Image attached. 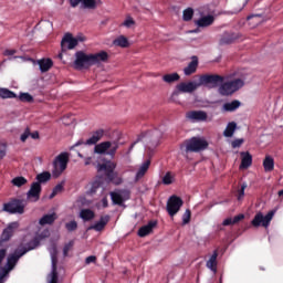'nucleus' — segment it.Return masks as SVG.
<instances>
[{"label": "nucleus", "instance_id": "37", "mask_svg": "<svg viewBox=\"0 0 283 283\" xmlns=\"http://www.w3.org/2000/svg\"><path fill=\"white\" fill-rule=\"evenodd\" d=\"M163 81L169 84L176 83L177 81H180V75L178 73L165 74Z\"/></svg>", "mask_w": 283, "mask_h": 283}, {"label": "nucleus", "instance_id": "27", "mask_svg": "<svg viewBox=\"0 0 283 283\" xmlns=\"http://www.w3.org/2000/svg\"><path fill=\"white\" fill-rule=\"evenodd\" d=\"M264 171H273L275 169V160L270 155H266L263 160Z\"/></svg>", "mask_w": 283, "mask_h": 283}, {"label": "nucleus", "instance_id": "55", "mask_svg": "<svg viewBox=\"0 0 283 283\" xmlns=\"http://www.w3.org/2000/svg\"><path fill=\"white\" fill-rule=\"evenodd\" d=\"M244 143V139H234L232 142V148L238 149V147H242V144Z\"/></svg>", "mask_w": 283, "mask_h": 283}, {"label": "nucleus", "instance_id": "38", "mask_svg": "<svg viewBox=\"0 0 283 283\" xmlns=\"http://www.w3.org/2000/svg\"><path fill=\"white\" fill-rule=\"evenodd\" d=\"M111 200L113 205H118L119 207L123 206V202H125L119 192H111Z\"/></svg>", "mask_w": 283, "mask_h": 283}, {"label": "nucleus", "instance_id": "45", "mask_svg": "<svg viewBox=\"0 0 283 283\" xmlns=\"http://www.w3.org/2000/svg\"><path fill=\"white\" fill-rule=\"evenodd\" d=\"M65 229L70 232L76 231V229H78V223L75 220L70 221L65 224Z\"/></svg>", "mask_w": 283, "mask_h": 283}, {"label": "nucleus", "instance_id": "52", "mask_svg": "<svg viewBox=\"0 0 283 283\" xmlns=\"http://www.w3.org/2000/svg\"><path fill=\"white\" fill-rule=\"evenodd\" d=\"M136 24V21H134V19L132 18H127L124 22H123V25L125 28H130L132 25H135Z\"/></svg>", "mask_w": 283, "mask_h": 283}, {"label": "nucleus", "instance_id": "8", "mask_svg": "<svg viewBox=\"0 0 283 283\" xmlns=\"http://www.w3.org/2000/svg\"><path fill=\"white\" fill-rule=\"evenodd\" d=\"M3 211L7 213H19V216H23L25 213V203L20 199H12L7 203H3Z\"/></svg>", "mask_w": 283, "mask_h": 283}, {"label": "nucleus", "instance_id": "30", "mask_svg": "<svg viewBox=\"0 0 283 283\" xmlns=\"http://www.w3.org/2000/svg\"><path fill=\"white\" fill-rule=\"evenodd\" d=\"M235 129H238V124L235 122L228 123V125L223 132V136L226 138L233 137V134H235Z\"/></svg>", "mask_w": 283, "mask_h": 283}, {"label": "nucleus", "instance_id": "61", "mask_svg": "<svg viewBox=\"0 0 283 283\" xmlns=\"http://www.w3.org/2000/svg\"><path fill=\"white\" fill-rule=\"evenodd\" d=\"M102 207H103L104 209H107V208L109 207V201L107 200V197H104V198L102 199Z\"/></svg>", "mask_w": 283, "mask_h": 283}, {"label": "nucleus", "instance_id": "31", "mask_svg": "<svg viewBox=\"0 0 283 283\" xmlns=\"http://www.w3.org/2000/svg\"><path fill=\"white\" fill-rule=\"evenodd\" d=\"M242 105V103L238 99H233L232 102H228L223 104V111L224 112H235V109H239V107Z\"/></svg>", "mask_w": 283, "mask_h": 283}, {"label": "nucleus", "instance_id": "41", "mask_svg": "<svg viewBox=\"0 0 283 283\" xmlns=\"http://www.w3.org/2000/svg\"><path fill=\"white\" fill-rule=\"evenodd\" d=\"M182 19L186 22L191 21V19H193V9L192 8H187L186 10H184Z\"/></svg>", "mask_w": 283, "mask_h": 283}, {"label": "nucleus", "instance_id": "22", "mask_svg": "<svg viewBox=\"0 0 283 283\" xmlns=\"http://www.w3.org/2000/svg\"><path fill=\"white\" fill-rule=\"evenodd\" d=\"M240 169H249L253 165V156L249 151H241Z\"/></svg>", "mask_w": 283, "mask_h": 283}, {"label": "nucleus", "instance_id": "62", "mask_svg": "<svg viewBox=\"0 0 283 283\" xmlns=\"http://www.w3.org/2000/svg\"><path fill=\"white\" fill-rule=\"evenodd\" d=\"M4 54H6L7 56H14V54H17V50H7V51L4 52Z\"/></svg>", "mask_w": 283, "mask_h": 283}, {"label": "nucleus", "instance_id": "56", "mask_svg": "<svg viewBox=\"0 0 283 283\" xmlns=\"http://www.w3.org/2000/svg\"><path fill=\"white\" fill-rule=\"evenodd\" d=\"M241 220H244V214H242V213L235 216V217L232 219V222H233V224H238V222H241Z\"/></svg>", "mask_w": 283, "mask_h": 283}, {"label": "nucleus", "instance_id": "12", "mask_svg": "<svg viewBox=\"0 0 283 283\" xmlns=\"http://www.w3.org/2000/svg\"><path fill=\"white\" fill-rule=\"evenodd\" d=\"M80 3L83 10H96L103 2L101 0H70L71 8H78Z\"/></svg>", "mask_w": 283, "mask_h": 283}, {"label": "nucleus", "instance_id": "57", "mask_svg": "<svg viewBox=\"0 0 283 283\" xmlns=\"http://www.w3.org/2000/svg\"><path fill=\"white\" fill-rule=\"evenodd\" d=\"M96 263V256L95 255H90L85 259V264H92Z\"/></svg>", "mask_w": 283, "mask_h": 283}, {"label": "nucleus", "instance_id": "53", "mask_svg": "<svg viewBox=\"0 0 283 283\" xmlns=\"http://www.w3.org/2000/svg\"><path fill=\"white\" fill-rule=\"evenodd\" d=\"M77 156H78V158L84 159L85 167H87L92 164V157H84L83 154H81V153H78Z\"/></svg>", "mask_w": 283, "mask_h": 283}, {"label": "nucleus", "instance_id": "46", "mask_svg": "<svg viewBox=\"0 0 283 283\" xmlns=\"http://www.w3.org/2000/svg\"><path fill=\"white\" fill-rule=\"evenodd\" d=\"M73 248H74V241L73 240L64 245V248H63L64 258H67V254L70 253V251H72Z\"/></svg>", "mask_w": 283, "mask_h": 283}, {"label": "nucleus", "instance_id": "48", "mask_svg": "<svg viewBox=\"0 0 283 283\" xmlns=\"http://www.w3.org/2000/svg\"><path fill=\"white\" fill-rule=\"evenodd\" d=\"M247 187H248L247 182H243L241 185V188L238 190V195H237L238 200H242V198H244V190L247 189Z\"/></svg>", "mask_w": 283, "mask_h": 283}, {"label": "nucleus", "instance_id": "18", "mask_svg": "<svg viewBox=\"0 0 283 283\" xmlns=\"http://www.w3.org/2000/svg\"><path fill=\"white\" fill-rule=\"evenodd\" d=\"M240 36H242L240 33H235V32H224L219 41L220 45H231V43H235V41H238V39H240Z\"/></svg>", "mask_w": 283, "mask_h": 283}, {"label": "nucleus", "instance_id": "39", "mask_svg": "<svg viewBox=\"0 0 283 283\" xmlns=\"http://www.w3.org/2000/svg\"><path fill=\"white\" fill-rule=\"evenodd\" d=\"M11 184L13 187H23V185H28V179L23 176L15 177L11 180Z\"/></svg>", "mask_w": 283, "mask_h": 283}, {"label": "nucleus", "instance_id": "36", "mask_svg": "<svg viewBox=\"0 0 283 283\" xmlns=\"http://www.w3.org/2000/svg\"><path fill=\"white\" fill-rule=\"evenodd\" d=\"M113 44L117 48H127L129 45V40L125 35H120L113 41Z\"/></svg>", "mask_w": 283, "mask_h": 283}, {"label": "nucleus", "instance_id": "59", "mask_svg": "<svg viewBox=\"0 0 283 283\" xmlns=\"http://www.w3.org/2000/svg\"><path fill=\"white\" fill-rule=\"evenodd\" d=\"M53 191H55V193H61V191H63V184H59L53 188Z\"/></svg>", "mask_w": 283, "mask_h": 283}, {"label": "nucleus", "instance_id": "64", "mask_svg": "<svg viewBox=\"0 0 283 283\" xmlns=\"http://www.w3.org/2000/svg\"><path fill=\"white\" fill-rule=\"evenodd\" d=\"M255 17H258L259 19H262V14H251V15H248V21H251V19H255Z\"/></svg>", "mask_w": 283, "mask_h": 283}, {"label": "nucleus", "instance_id": "60", "mask_svg": "<svg viewBox=\"0 0 283 283\" xmlns=\"http://www.w3.org/2000/svg\"><path fill=\"white\" fill-rule=\"evenodd\" d=\"M222 224H223V227H229L230 224H234L233 219H231V218L224 219Z\"/></svg>", "mask_w": 283, "mask_h": 283}, {"label": "nucleus", "instance_id": "2", "mask_svg": "<svg viewBox=\"0 0 283 283\" xmlns=\"http://www.w3.org/2000/svg\"><path fill=\"white\" fill-rule=\"evenodd\" d=\"M207 147H209V143L206 139L192 137L190 139H186L180 145V150L184 154H198V151H205Z\"/></svg>", "mask_w": 283, "mask_h": 283}, {"label": "nucleus", "instance_id": "51", "mask_svg": "<svg viewBox=\"0 0 283 283\" xmlns=\"http://www.w3.org/2000/svg\"><path fill=\"white\" fill-rule=\"evenodd\" d=\"M106 178L109 180V182H114V180L118 178V172H114L113 170L112 172L106 174Z\"/></svg>", "mask_w": 283, "mask_h": 283}, {"label": "nucleus", "instance_id": "35", "mask_svg": "<svg viewBox=\"0 0 283 283\" xmlns=\"http://www.w3.org/2000/svg\"><path fill=\"white\" fill-rule=\"evenodd\" d=\"M52 179V174L50 171H43L35 177V182H39V185H43V182H48Z\"/></svg>", "mask_w": 283, "mask_h": 283}, {"label": "nucleus", "instance_id": "7", "mask_svg": "<svg viewBox=\"0 0 283 283\" xmlns=\"http://www.w3.org/2000/svg\"><path fill=\"white\" fill-rule=\"evenodd\" d=\"M51 262H52V271H51V280L49 283H59V249L56 248V243H53L50 248Z\"/></svg>", "mask_w": 283, "mask_h": 283}, {"label": "nucleus", "instance_id": "34", "mask_svg": "<svg viewBox=\"0 0 283 283\" xmlns=\"http://www.w3.org/2000/svg\"><path fill=\"white\" fill-rule=\"evenodd\" d=\"M114 169H116V164H114L112 161L98 165V171H104L105 176L107 174H112V171H114Z\"/></svg>", "mask_w": 283, "mask_h": 283}, {"label": "nucleus", "instance_id": "42", "mask_svg": "<svg viewBox=\"0 0 283 283\" xmlns=\"http://www.w3.org/2000/svg\"><path fill=\"white\" fill-rule=\"evenodd\" d=\"M161 182L163 185H174V175H171V171L166 172Z\"/></svg>", "mask_w": 283, "mask_h": 283}, {"label": "nucleus", "instance_id": "6", "mask_svg": "<svg viewBox=\"0 0 283 283\" xmlns=\"http://www.w3.org/2000/svg\"><path fill=\"white\" fill-rule=\"evenodd\" d=\"M67 163H70V154L61 153L53 161V178H59L65 169H67Z\"/></svg>", "mask_w": 283, "mask_h": 283}, {"label": "nucleus", "instance_id": "13", "mask_svg": "<svg viewBox=\"0 0 283 283\" xmlns=\"http://www.w3.org/2000/svg\"><path fill=\"white\" fill-rule=\"evenodd\" d=\"M19 227V221H14L8 224L0 237V247H3V242H9L12 235H14V231H17Z\"/></svg>", "mask_w": 283, "mask_h": 283}, {"label": "nucleus", "instance_id": "4", "mask_svg": "<svg viewBox=\"0 0 283 283\" xmlns=\"http://www.w3.org/2000/svg\"><path fill=\"white\" fill-rule=\"evenodd\" d=\"M241 87H244V81L241 78L222 82L219 86V94H221V96H231L232 94H235L238 90H241Z\"/></svg>", "mask_w": 283, "mask_h": 283}, {"label": "nucleus", "instance_id": "11", "mask_svg": "<svg viewBox=\"0 0 283 283\" xmlns=\"http://www.w3.org/2000/svg\"><path fill=\"white\" fill-rule=\"evenodd\" d=\"M273 216H275V211L271 210L265 217L264 214H262L261 212L256 213L253 218V220L251 221L252 227H260V224H262V227H269V224H271V221L273 220Z\"/></svg>", "mask_w": 283, "mask_h": 283}, {"label": "nucleus", "instance_id": "43", "mask_svg": "<svg viewBox=\"0 0 283 283\" xmlns=\"http://www.w3.org/2000/svg\"><path fill=\"white\" fill-rule=\"evenodd\" d=\"M19 99L22 101V103H32L34 97H32L30 93H21Z\"/></svg>", "mask_w": 283, "mask_h": 283}, {"label": "nucleus", "instance_id": "5", "mask_svg": "<svg viewBox=\"0 0 283 283\" xmlns=\"http://www.w3.org/2000/svg\"><path fill=\"white\" fill-rule=\"evenodd\" d=\"M118 151V143L116 142H102L94 147V154L99 156H111L114 158Z\"/></svg>", "mask_w": 283, "mask_h": 283}, {"label": "nucleus", "instance_id": "24", "mask_svg": "<svg viewBox=\"0 0 283 283\" xmlns=\"http://www.w3.org/2000/svg\"><path fill=\"white\" fill-rule=\"evenodd\" d=\"M109 54L106 51H101L99 53L91 54L92 65H98V63H106L108 61Z\"/></svg>", "mask_w": 283, "mask_h": 283}, {"label": "nucleus", "instance_id": "50", "mask_svg": "<svg viewBox=\"0 0 283 283\" xmlns=\"http://www.w3.org/2000/svg\"><path fill=\"white\" fill-rule=\"evenodd\" d=\"M6 154H8L7 146L4 143L0 142V160L6 158Z\"/></svg>", "mask_w": 283, "mask_h": 283}, {"label": "nucleus", "instance_id": "9", "mask_svg": "<svg viewBox=\"0 0 283 283\" xmlns=\"http://www.w3.org/2000/svg\"><path fill=\"white\" fill-rule=\"evenodd\" d=\"M185 205V201H182V198L172 195L169 197L167 205H166V211L170 218H174L180 211V208Z\"/></svg>", "mask_w": 283, "mask_h": 283}, {"label": "nucleus", "instance_id": "33", "mask_svg": "<svg viewBox=\"0 0 283 283\" xmlns=\"http://www.w3.org/2000/svg\"><path fill=\"white\" fill-rule=\"evenodd\" d=\"M38 65L40 66V70L42 73L50 72V69L52 65H54V62H52L51 59H43L38 62Z\"/></svg>", "mask_w": 283, "mask_h": 283}, {"label": "nucleus", "instance_id": "54", "mask_svg": "<svg viewBox=\"0 0 283 283\" xmlns=\"http://www.w3.org/2000/svg\"><path fill=\"white\" fill-rule=\"evenodd\" d=\"M30 138V128H27L24 133L21 135L20 140L22 143H25Z\"/></svg>", "mask_w": 283, "mask_h": 283}, {"label": "nucleus", "instance_id": "25", "mask_svg": "<svg viewBox=\"0 0 283 283\" xmlns=\"http://www.w3.org/2000/svg\"><path fill=\"white\" fill-rule=\"evenodd\" d=\"M198 70V56H192L191 62L184 69V74L186 76H191V74H196Z\"/></svg>", "mask_w": 283, "mask_h": 283}, {"label": "nucleus", "instance_id": "14", "mask_svg": "<svg viewBox=\"0 0 283 283\" xmlns=\"http://www.w3.org/2000/svg\"><path fill=\"white\" fill-rule=\"evenodd\" d=\"M103 136H105V130L97 129L93 132V135L86 142L80 139L73 147H80V145H97L103 139Z\"/></svg>", "mask_w": 283, "mask_h": 283}, {"label": "nucleus", "instance_id": "15", "mask_svg": "<svg viewBox=\"0 0 283 283\" xmlns=\"http://www.w3.org/2000/svg\"><path fill=\"white\" fill-rule=\"evenodd\" d=\"M78 45V40L72 35V33H66L61 41L62 52H67V50H74Z\"/></svg>", "mask_w": 283, "mask_h": 283}, {"label": "nucleus", "instance_id": "49", "mask_svg": "<svg viewBox=\"0 0 283 283\" xmlns=\"http://www.w3.org/2000/svg\"><path fill=\"white\" fill-rule=\"evenodd\" d=\"M119 193L124 201L129 200V198H132V191H129V189H122L119 190Z\"/></svg>", "mask_w": 283, "mask_h": 283}, {"label": "nucleus", "instance_id": "32", "mask_svg": "<svg viewBox=\"0 0 283 283\" xmlns=\"http://www.w3.org/2000/svg\"><path fill=\"white\" fill-rule=\"evenodd\" d=\"M151 165V160H146L138 169L137 174H136V180H140V178H143L147 171L149 170V166Z\"/></svg>", "mask_w": 283, "mask_h": 283}, {"label": "nucleus", "instance_id": "29", "mask_svg": "<svg viewBox=\"0 0 283 283\" xmlns=\"http://www.w3.org/2000/svg\"><path fill=\"white\" fill-rule=\"evenodd\" d=\"M56 220V213L53 212L51 214H44L40 221L39 224H41V227H45V224H54Z\"/></svg>", "mask_w": 283, "mask_h": 283}, {"label": "nucleus", "instance_id": "63", "mask_svg": "<svg viewBox=\"0 0 283 283\" xmlns=\"http://www.w3.org/2000/svg\"><path fill=\"white\" fill-rule=\"evenodd\" d=\"M31 138H33V140H38L39 138V132H33V133H30Z\"/></svg>", "mask_w": 283, "mask_h": 283}, {"label": "nucleus", "instance_id": "21", "mask_svg": "<svg viewBox=\"0 0 283 283\" xmlns=\"http://www.w3.org/2000/svg\"><path fill=\"white\" fill-rule=\"evenodd\" d=\"M214 21L216 17L208 14L195 20V25H197V28H209L210 25H213Z\"/></svg>", "mask_w": 283, "mask_h": 283}, {"label": "nucleus", "instance_id": "1", "mask_svg": "<svg viewBox=\"0 0 283 283\" xmlns=\"http://www.w3.org/2000/svg\"><path fill=\"white\" fill-rule=\"evenodd\" d=\"M39 244L40 241L35 238L31 242H29L27 247L17 249L14 253L8 256L7 268L3 266V262L8 255V248L0 249V283H3L6 275H8V273H10V271H12L17 266L19 260H21V258H23V255H25V253H28L29 251H34V249H36Z\"/></svg>", "mask_w": 283, "mask_h": 283}, {"label": "nucleus", "instance_id": "23", "mask_svg": "<svg viewBox=\"0 0 283 283\" xmlns=\"http://www.w3.org/2000/svg\"><path fill=\"white\" fill-rule=\"evenodd\" d=\"M109 223V214L102 216L99 221L88 228V231H103Z\"/></svg>", "mask_w": 283, "mask_h": 283}, {"label": "nucleus", "instance_id": "47", "mask_svg": "<svg viewBox=\"0 0 283 283\" xmlns=\"http://www.w3.org/2000/svg\"><path fill=\"white\" fill-rule=\"evenodd\" d=\"M191 222V210L187 209L182 216V224H189Z\"/></svg>", "mask_w": 283, "mask_h": 283}, {"label": "nucleus", "instance_id": "19", "mask_svg": "<svg viewBox=\"0 0 283 283\" xmlns=\"http://www.w3.org/2000/svg\"><path fill=\"white\" fill-rule=\"evenodd\" d=\"M156 227H158V221L150 220L146 226H143L142 228H139L137 235L139 238H147V235H149V233H153V231H154V229H156Z\"/></svg>", "mask_w": 283, "mask_h": 283}, {"label": "nucleus", "instance_id": "10", "mask_svg": "<svg viewBox=\"0 0 283 283\" xmlns=\"http://www.w3.org/2000/svg\"><path fill=\"white\" fill-rule=\"evenodd\" d=\"M74 67L75 70H82V67H92L91 54H85L83 51H77L75 53Z\"/></svg>", "mask_w": 283, "mask_h": 283}, {"label": "nucleus", "instance_id": "44", "mask_svg": "<svg viewBox=\"0 0 283 283\" xmlns=\"http://www.w3.org/2000/svg\"><path fill=\"white\" fill-rule=\"evenodd\" d=\"M149 134H151V132L142 133V134L137 137V139L130 145L129 151H132V149H134V147H136V145H138V143L143 142V138H145V136H149Z\"/></svg>", "mask_w": 283, "mask_h": 283}, {"label": "nucleus", "instance_id": "20", "mask_svg": "<svg viewBox=\"0 0 283 283\" xmlns=\"http://www.w3.org/2000/svg\"><path fill=\"white\" fill-rule=\"evenodd\" d=\"M200 87L198 83L196 82H181L180 84L177 85L178 92H182L184 94H191V92H196Z\"/></svg>", "mask_w": 283, "mask_h": 283}, {"label": "nucleus", "instance_id": "58", "mask_svg": "<svg viewBox=\"0 0 283 283\" xmlns=\"http://www.w3.org/2000/svg\"><path fill=\"white\" fill-rule=\"evenodd\" d=\"M101 187V182L94 181L91 188L92 193H96V190Z\"/></svg>", "mask_w": 283, "mask_h": 283}, {"label": "nucleus", "instance_id": "40", "mask_svg": "<svg viewBox=\"0 0 283 283\" xmlns=\"http://www.w3.org/2000/svg\"><path fill=\"white\" fill-rule=\"evenodd\" d=\"M0 98H17V94L8 88H0Z\"/></svg>", "mask_w": 283, "mask_h": 283}, {"label": "nucleus", "instance_id": "3", "mask_svg": "<svg viewBox=\"0 0 283 283\" xmlns=\"http://www.w3.org/2000/svg\"><path fill=\"white\" fill-rule=\"evenodd\" d=\"M224 83V76L219 74H202L199 76L198 86L207 87L208 90H216L220 84Z\"/></svg>", "mask_w": 283, "mask_h": 283}, {"label": "nucleus", "instance_id": "17", "mask_svg": "<svg viewBox=\"0 0 283 283\" xmlns=\"http://www.w3.org/2000/svg\"><path fill=\"white\" fill-rule=\"evenodd\" d=\"M186 118L192 123H205V120L208 118V115L205 111H190L186 113Z\"/></svg>", "mask_w": 283, "mask_h": 283}, {"label": "nucleus", "instance_id": "28", "mask_svg": "<svg viewBox=\"0 0 283 283\" xmlns=\"http://www.w3.org/2000/svg\"><path fill=\"white\" fill-rule=\"evenodd\" d=\"M80 218H82L84 222H90V220H94V218H96V213L92 209H82Z\"/></svg>", "mask_w": 283, "mask_h": 283}, {"label": "nucleus", "instance_id": "26", "mask_svg": "<svg viewBox=\"0 0 283 283\" xmlns=\"http://www.w3.org/2000/svg\"><path fill=\"white\" fill-rule=\"evenodd\" d=\"M207 269H210L213 273L218 272V250H214L210 259L206 263Z\"/></svg>", "mask_w": 283, "mask_h": 283}, {"label": "nucleus", "instance_id": "16", "mask_svg": "<svg viewBox=\"0 0 283 283\" xmlns=\"http://www.w3.org/2000/svg\"><path fill=\"white\" fill-rule=\"evenodd\" d=\"M43 190V188L41 187V185L36 181H34L33 184H31V187L29 189V191L27 192V197L29 200L33 199V202H39V200L41 199V191Z\"/></svg>", "mask_w": 283, "mask_h": 283}]
</instances>
